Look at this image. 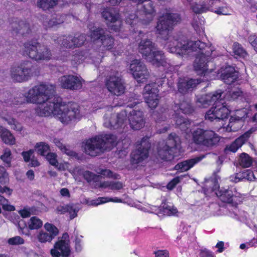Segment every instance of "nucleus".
I'll use <instances>...</instances> for the list:
<instances>
[{"mask_svg":"<svg viewBox=\"0 0 257 257\" xmlns=\"http://www.w3.org/2000/svg\"><path fill=\"white\" fill-rule=\"evenodd\" d=\"M102 16L106 21L107 24L114 23L120 19L118 11L114 8H106L102 12Z\"/></svg>","mask_w":257,"mask_h":257,"instance_id":"5701e85b","label":"nucleus"},{"mask_svg":"<svg viewBox=\"0 0 257 257\" xmlns=\"http://www.w3.org/2000/svg\"><path fill=\"white\" fill-rule=\"evenodd\" d=\"M50 164L55 166L59 170H64L66 168V165L60 162H49Z\"/></svg>","mask_w":257,"mask_h":257,"instance_id":"680f3d73","label":"nucleus"},{"mask_svg":"<svg viewBox=\"0 0 257 257\" xmlns=\"http://www.w3.org/2000/svg\"><path fill=\"white\" fill-rule=\"evenodd\" d=\"M35 148L38 153L43 156H45L50 150L49 146L47 143L42 142L37 143Z\"/></svg>","mask_w":257,"mask_h":257,"instance_id":"ea45409f","label":"nucleus"},{"mask_svg":"<svg viewBox=\"0 0 257 257\" xmlns=\"http://www.w3.org/2000/svg\"><path fill=\"white\" fill-rule=\"evenodd\" d=\"M124 187L123 183L120 181H111L110 189L118 191Z\"/></svg>","mask_w":257,"mask_h":257,"instance_id":"603ef678","label":"nucleus"},{"mask_svg":"<svg viewBox=\"0 0 257 257\" xmlns=\"http://www.w3.org/2000/svg\"><path fill=\"white\" fill-rule=\"evenodd\" d=\"M242 126V121L236 119L235 117H231L229 119L228 124L225 128L227 132H236Z\"/></svg>","mask_w":257,"mask_h":257,"instance_id":"7c9ffc66","label":"nucleus"},{"mask_svg":"<svg viewBox=\"0 0 257 257\" xmlns=\"http://www.w3.org/2000/svg\"><path fill=\"white\" fill-rule=\"evenodd\" d=\"M84 81L81 77L73 75H64L59 78V82L62 88L72 90L80 89Z\"/></svg>","mask_w":257,"mask_h":257,"instance_id":"f8f14e48","label":"nucleus"},{"mask_svg":"<svg viewBox=\"0 0 257 257\" xmlns=\"http://www.w3.org/2000/svg\"><path fill=\"white\" fill-rule=\"evenodd\" d=\"M128 120L131 127L138 130L142 128L145 124L143 113L141 110H133L130 113Z\"/></svg>","mask_w":257,"mask_h":257,"instance_id":"a211bd4d","label":"nucleus"},{"mask_svg":"<svg viewBox=\"0 0 257 257\" xmlns=\"http://www.w3.org/2000/svg\"><path fill=\"white\" fill-rule=\"evenodd\" d=\"M217 196L223 202L232 203L234 198L233 192L230 190H220L216 193Z\"/></svg>","mask_w":257,"mask_h":257,"instance_id":"c85d7f7f","label":"nucleus"},{"mask_svg":"<svg viewBox=\"0 0 257 257\" xmlns=\"http://www.w3.org/2000/svg\"><path fill=\"white\" fill-rule=\"evenodd\" d=\"M8 174L6 172L5 169L0 166V183L5 184L8 181Z\"/></svg>","mask_w":257,"mask_h":257,"instance_id":"3c124183","label":"nucleus"},{"mask_svg":"<svg viewBox=\"0 0 257 257\" xmlns=\"http://www.w3.org/2000/svg\"><path fill=\"white\" fill-rule=\"evenodd\" d=\"M108 201H109V198H108L107 197H100L98 198L96 200H93V203H92V204L94 205H98L99 204L104 203Z\"/></svg>","mask_w":257,"mask_h":257,"instance_id":"0e129e2a","label":"nucleus"},{"mask_svg":"<svg viewBox=\"0 0 257 257\" xmlns=\"http://www.w3.org/2000/svg\"><path fill=\"white\" fill-rule=\"evenodd\" d=\"M39 115L48 116L53 114L63 123H68L80 117V111L76 105H69L62 103L58 99H53V102H48L42 104Z\"/></svg>","mask_w":257,"mask_h":257,"instance_id":"7ed1b4c3","label":"nucleus"},{"mask_svg":"<svg viewBox=\"0 0 257 257\" xmlns=\"http://www.w3.org/2000/svg\"><path fill=\"white\" fill-rule=\"evenodd\" d=\"M89 28L90 31V37L92 40L95 41L98 39L101 40L105 34V31L103 29L99 28L91 27L89 25Z\"/></svg>","mask_w":257,"mask_h":257,"instance_id":"f704fd0d","label":"nucleus"},{"mask_svg":"<svg viewBox=\"0 0 257 257\" xmlns=\"http://www.w3.org/2000/svg\"><path fill=\"white\" fill-rule=\"evenodd\" d=\"M24 51L30 58L36 61L49 60L52 57L51 51L36 41H31L24 45Z\"/></svg>","mask_w":257,"mask_h":257,"instance_id":"0eeeda50","label":"nucleus"},{"mask_svg":"<svg viewBox=\"0 0 257 257\" xmlns=\"http://www.w3.org/2000/svg\"><path fill=\"white\" fill-rule=\"evenodd\" d=\"M130 72L139 83L145 82L150 75L146 66L140 60L137 59L131 62Z\"/></svg>","mask_w":257,"mask_h":257,"instance_id":"9d476101","label":"nucleus"},{"mask_svg":"<svg viewBox=\"0 0 257 257\" xmlns=\"http://www.w3.org/2000/svg\"><path fill=\"white\" fill-rule=\"evenodd\" d=\"M53 142L62 152L65 153L68 156H71L72 158L74 157L78 160L80 159L78 155L63 145L61 140L58 138H54L53 140Z\"/></svg>","mask_w":257,"mask_h":257,"instance_id":"a878e982","label":"nucleus"},{"mask_svg":"<svg viewBox=\"0 0 257 257\" xmlns=\"http://www.w3.org/2000/svg\"><path fill=\"white\" fill-rule=\"evenodd\" d=\"M201 81L198 79L186 80L180 78L178 82V91L182 94H185L194 88Z\"/></svg>","mask_w":257,"mask_h":257,"instance_id":"aec40b11","label":"nucleus"},{"mask_svg":"<svg viewBox=\"0 0 257 257\" xmlns=\"http://www.w3.org/2000/svg\"><path fill=\"white\" fill-rule=\"evenodd\" d=\"M79 210L78 206L74 204L67 205V212L70 215V219H73L77 216V213Z\"/></svg>","mask_w":257,"mask_h":257,"instance_id":"a18cd8bd","label":"nucleus"},{"mask_svg":"<svg viewBox=\"0 0 257 257\" xmlns=\"http://www.w3.org/2000/svg\"><path fill=\"white\" fill-rule=\"evenodd\" d=\"M142 162H121L122 165H119V169H127L128 170L137 169L139 166V163Z\"/></svg>","mask_w":257,"mask_h":257,"instance_id":"49530a36","label":"nucleus"},{"mask_svg":"<svg viewBox=\"0 0 257 257\" xmlns=\"http://www.w3.org/2000/svg\"><path fill=\"white\" fill-rule=\"evenodd\" d=\"M55 91V87L52 84H41L36 85L28 92L26 96L27 100L29 102L39 104L36 111L39 115L40 106L48 102H53L52 98L50 97L54 95Z\"/></svg>","mask_w":257,"mask_h":257,"instance_id":"39448f33","label":"nucleus"},{"mask_svg":"<svg viewBox=\"0 0 257 257\" xmlns=\"http://www.w3.org/2000/svg\"><path fill=\"white\" fill-rule=\"evenodd\" d=\"M102 45L106 50L111 49L113 46V39L109 35H105L101 40Z\"/></svg>","mask_w":257,"mask_h":257,"instance_id":"37998d69","label":"nucleus"},{"mask_svg":"<svg viewBox=\"0 0 257 257\" xmlns=\"http://www.w3.org/2000/svg\"><path fill=\"white\" fill-rule=\"evenodd\" d=\"M42 221L37 217H33L29 222V228L31 229H36L42 226Z\"/></svg>","mask_w":257,"mask_h":257,"instance_id":"de8ad7c7","label":"nucleus"},{"mask_svg":"<svg viewBox=\"0 0 257 257\" xmlns=\"http://www.w3.org/2000/svg\"><path fill=\"white\" fill-rule=\"evenodd\" d=\"M206 130L201 128H197L192 133V139L193 142L198 145L204 146L205 134Z\"/></svg>","mask_w":257,"mask_h":257,"instance_id":"c756f323","label":"nucleus"},{"mask_svg":"<svg viewBox=\"0 0 257 257\" xmlns=\"http://www.w3.org/2000/svg\"><path fill=\"white\" fill-rule=\"evenodd\" d=\"M116 138L110 134L100 135L83 142L84 152L91 156H96L115 145Z\"/></svg>","mask_w":257,"mask_h":257,"instance_id":"20e7f679","label":"nucleus"},{"mask_svg":"<svg viewBox=\"0 0 257 257\" xmlns=\"http://www.w3.org/2000/svg\"><path fill=\"white\" fill-rule=\"evenodd\" d=\"M146 60L153 65L158 67L162 66L165 67H167L168 65H169L167 62L163 52L156 50L153 51Z\"/></svg>","mask_w":257,"mask_h":257,"instance_id":"6ab92c4d","label":"nucleus"},{"mask_svg":"<svg viewBox=\"0 0 257 257\" xmlns=\"http://www.w3.org/2000/svg\"><path fill=\"white\" fill-rule=\"evenodd\" d=\"M197 162H181L176 165L175 169L180 172L186 171L192 168Z\"/></svg>","mask_w":257,"mask_h":257,"instance_id":"a19ab883","label":"nucleus"},{"mask_svg":"<svg viewBox=\"0 0 257 257\" xmlns=\"http://www.w3.org/2000/svg\"><path fill=\"white\" fill-rule=\"evenodd\" d=\"M191 8L193 11L195 13H202L211 10L210 6H208L205 2H202L200 4L195 3L193 4Z\"/></svg>","mask_w":257,"mask_h":257,"instance_id":"c9c22d12","label":"nucleus"},{"mask_svg":"<svg viewBox=\"0 0 257 257\" xmlns=\"http://www.w3.org/2000/svg\"><path fill=\"white\" fill-rule=\"evenodd\" d=\"M83 177L88 182H91L92 181L97 182L99 180L100 177L99 175H97L94 173L89 171H85L83 172Z\"/></svg>","mask_w":257,"mask_h":257,"instance_id":"09e8293b","label":"nucleus"},{"mask_svg":"<svg viewBox=\"0 0 257 257\" xmlns=\"http://www.w3.org/2000/svg\"><path fill=\"white\" fill-rule=\"evenodd\" d=\"M140 145L141 147L138 150L132 152V161H143L148 158V150L151 147L149 138H143Z\"/></svg>","mask_w":257,"mask_h":257,"instance_id":"4468645a","label":"nucleus"},{"mask_svg":"<svg viewBox=\"0 0 257 257\" xmlns=\"http://www.w3.org/2000/svg\"><path fill=\"white\" fill-rule=\"evenodd\" d=\"M181 21L178 14L171 13L166 10L159 17L156 26V33L164 40H167L166 49L169 52L179 55H188L192 52H197V54L194 63V70L199 75L207 76L212 72L208 70L207 63L214 51L211 45L207 46L200 41H188L182 34L170 36V31L174 25Z\"/></svg>","mask_w":257,"mask_h":257,"instance_id":"f257e3e1","label":"nucleus"},{"mask_svg":"<svg viewBox=\"0 0 257 257\" xmlns=\"http://www.w3.org/2000/svg\"><path fill=\"white\" fill-rule=\"evenodd\" d=\"M67 17L70 16L63 14H54L49 21H44L43 24L46 27L51 28L62 24Z\"/></svg>","mask_w":257,"mask_h":257,"instance_id":"b1692460","label":"nucleus"},{"mask_svg":"<svg viewBox=\"0 0 257 257\" xmlns=\"http://www.w3.org/2000/svg\"><path fill=\"white\" fill-rule=\"evenodd\" d=\"M233 52L235 55L239 57L245 58L247 53L242 46L238 43H234L233 45Z\"/></svg>","mask_w":257,"mask_h":257,"instance_id":"79ce46f5","label":"nucleus"},{"mask_svg":"<svg viewBox=\"0 0 257 257\" xmlns=\"http://www.w3.org/2000/svg\"><path fill=\"white\" fill-rule=\"evenodd\" d=\"M246 109L244 108L236 110L234 115L231 117H235L236 119H239L242 121V118H245L247 116Z\"/></svg>","mask_w":257,"mask_h":257,"instance_id":"8fccbe9b","label":"nucleus"},{"mask_svg":"<svg viewBox=\"0 0 257 257\" xmlns=\"http://www.w3.org/2000/svg\"><path fill=\"white\" fill-rule=\"evenodd\" d=\"M19 26L20 27V31H22L21 33L23 34L28 32L29 30V25L28 24L23 21L20 22Z\"/></svg>","mask_w":257,"mask_h":257,"instance_id":"bf43d9fd","label":"nucleus"},{"mask_svg":"<svg viewBox=\"0 0 257 257\" xmlns=\"http://www.w3.org/2000/svg\"><path fill=\"white\" fill-rule=\"evenodd\" d=\"M205 136L204 146L206 147L216 145L220 141L219 136L212 131L206 130Z\"/></svg>","mask_w":257,"mask_h":257,"instance_id":"393cba45","label":"nucleus"},{"mask_svg":"<svg viewBox=\"0 0 257 257\" xmlns=\"http://www.w3.org/2000/svg\"><path fill=\"white\" fill-rule=\"evenodd\" d=\"M220 78L227 84H231L238 78V72L231 66L222 67L219 72Z\"/></svg>","mask_w":257,"mask_h":257,"instance_id":"2eb2a0df","label":"nucleus"},{"mask_svg":"<svg viewBox=\"0 0 257 257\" xmlns=\"http://www.w3.org/2000/svg\"><path fill=\"white\" fill-rule=\"evenodd\" d=\"M125 22L133 28L139 22L140 15L138 16L133 11L126 12L125 13Z\"/></svg>","mask_w":257,"mask_h":257,"instance_id":"473e14b6","label":"nucleus"},{"mask_svg":"<svg viewBox=\"0 0 257 257\" xmlns=\"http://www.w3.org/2000/svg\"><path fill=\"white\" fill-rule=\"evenodd\" d=\"M0 134L1 138L5 143L11 145L15 143V138L9 131L2 130Z\"/></svg>","mask_w":257,"mask_h":257,"instance_id":"e433bc0d","label":"nucleus"},{"mask_svg":"<svg viewBox=\"0 0 257 257\" xmlns=\"http://www.w3.org/2000/svg\"><path fill=\"white\" fill-rule=\"evenodd\" d=\"M159 90L156 83L146 85L143 90V96L149 107L155 108L159 104Z\"/></svg>","mask_w":257,"mask_h":257,"instance_id":"9b49d317","label":"nucleus"},{"mask_svg":"<svg viewBox=\"0 0 257 257\" xmlns=\"http://www.w3.org/2000/svg\"><path fill=\"white\" fill-rule=\"evenodd\" d=\"M180 177H176L172 180L167 185L169 190H172L175 186L180 182Z\"/></svg>","mask_w":257,"mask_h":257,"instance_id":"4d7b16f0","label":"nucleus"},{"mask_svg":"<svg viewBox=\"0 0 257 257\" xmlns=\"http://www.w3.org/2000/svg\"><path fill=\"white\" fill-rule=\"evenodd\" d=\"M31 67V64L27 62L17 68V82L27 81L31 77L32 75Z\"/></svg>","mask_w":257,"mask_h":257,"instance_id":"4be33fe9","label":"nucleus"},{"mask_svg":"<svg viewBox=\"0 0 257 257\" xmlns=\"http://www.w3.org/2000/svg\"><path fill=\"white\" fill-rule=\"evenodd\" d=\"M255 131L256 129L255 128L252 127L250 128L248 131L237 138L230 145L226 146L225 150L233 153L236 152L239 148L247 142L251 135Z\"/></svg>","mask_w":257,"mask_h":257,"instance_id":"f3484780","label":"nucleus"},{"mask_svg":"<svg viewBox=\"0 0 257 257\" xmlns=\"http://www.w3.org/2000/svg\"><path fill=\"white\" fill-rule=\"evenodd\" d=\"M44 227L47 232H41L38 235V239L41 242H50L59 233L58 229L54 225L47 223Z\"/></svg>","mask_w":257,"mask_h":257,"instance_id":"dca6fc26","label":"nucleus"},{"mask_svg":"<svg viewBox=\"0 0 257 257\" xmlns=\"http://www.w3.org/2000/svg\"><path fill=\"white\" fill-rule=\"evenodd\" d=\"M104 117L105 126L110 128H117L121 127L126 120V113L125 111H121L119 113L112 114L110 117L108 114H106Z\"/></svg>","mask_w":257,"mask_h":257,"instance_id":"ddd939ff","label":"nucleus"},{"mask_svg":"<svg viewBox=\"0 0 257 257\" xmlns=\"http://www.w3.org/2000/svg\"><path fill=\"white\" fill-rule=\"evenodd\" d=\"M34 151L33 150H30L27 152L22 153V156L24 158V161H30L31 157L33 156Z\"/></svg>","mask_w":257,"mask_h":257,"instance_id":"052dcab7","label":"nucleus"},{"mask_svg":"<svg viewBox=\"0 0 257 257\" xmlns=\"http://www.w3.org/2000/svg\"><path fill=\"white\" fill-rule=\"evenodd\" d=\"M105 85L112 95L120 96L125 92V87L122 79L117 74L111 75L106 78Z\"/></svg>","mask_w":257,"mask_h":257,"instance_id":"6e6552de","label":"nucleus"},{"mask_svg":"<svg viewBox=\"0 0 257 257\" xmlns=\"http://www.w3.org/2000/svg\"><path fill=\"white\" fill-rule=\"evenodd\" d=\"M175 107H177V109L179 108L183 113L186 114L190 113L193 111L192 107L188 100L183 101L179 104L178 106H176Z\"/></svg>","mask_w":257,"mask_h":257,"instance_id":"58836bf2","label":"nucleus"},{"mask_svg":"<svg viewBox=\"0 0 257 257\" xmlns=\"http://www.w3.org/2000/svg\"><path fill=\"white\" fill-rule=\"evenodd\" d=\"M139 52L143 57L147 59L155 50H156L155 44L150 40L146 39L141 41L139 44Z\"/></svg>","mask_w":257,"mask_h":257,"instance_id":"412c9836","label":"nucleus"},{"mask_svg":"<svg viewBox=\"0 0 257 257\" xmlns=\"http://www.w3.org/2000/svg\"><path fill=\"white\" fill-rule=\"evenodd\" d=\"M32 212V208L25 207L23 209L19 211V214L23 218L29 217Z\"/></svg>","mask_w":257,"mask_h":257,"instance_id":"6e6d98bb","label":"nucleus"},{"mask_svg":"<svg viewBox=\"0 0 257 257\" xmlns=\"http://www.w3.org/2000/svg\"><path fill=\"white\" fill-rule=\"evenodd\" d=\"M161 208L158 214L163 213L164 215L170 216L175 215L178 212L177 208L174 205L166 204L165 202L162 203Z\"/></svg>","mask_w":257,"mask_h":257,"instance_id":"2f4dec72","label":"nucleus"},{"mask_svg":"<svg viewBox=\"0 0 257 257\" xmlns=\"http://www.w3.org/2000/svg\"><path fill=\"white\" fill-rule=\"evenodd\" d=\"M59 0H38L37 7L44 11H49L58 4Z\"/></svg>","mask_w":257,"mask_h":257,"instance_id":"bb28decb","label":"nucleus"},{"mask_svg":"<svg viewBox=\"0 0 257 257\" xmlns=\"http://www.w3.org/2000/svg\"><path fill=\"white\" fill-rule=\"evenodd\" d=\"M61 47L67 48H73L74 43L73 41V36H63L59 37L57 40V42Z\"/></svg>","mask_w":257,"mask_h":257,"instance_id":"72a5a7b5","label":"nucleus"},{"mask_svg":"<svg viewBox=\"0 0 257 257\" xmlns=\"http://www.w3.org/2000/svg\"><path fill=\"white\" fill-rule=\"evenodd\" d=\"M95 171L97 173L102 175L104 177L108 178H112L117 180L120 179V176L119 174L114 173L110 170L98 168L96 169Z\"/></svg>","mask_w":257,"mask_h":257,"instance_id":"4c0bfd02","label":"nucleus"},{"mask_svg":"<svg viewBox=\"0 0 257 257\" xmlns=\"http://www.w3.org/2000/svg\"><path fill=\"white\" fill-rule=\"evenodd\" d=\"M86 41V36L84 34H76L73 36L74 48L79 47L83 45Z\"/></svg>","mask_w":257,"mask_h":257,"instance_id":"c03bdc74","label":"nucleus"},{"mask_svg":"<svg viewBox=\"0 0 257 257\" xmlns=\"http://www.w3.org/2000/svg\"><path fill=\"white\" fill-rule=\"evenodd\" d=\"M174 118L176 125L179 126L182 131L186 133L190 132L189 128L191 126V122L189 120L177 114H175Z\"/></svg>","mask_w":257,"mask_h":257,"instance_id":"cd10ccee","label":"nucleus"},{"mask_svg":"<svg viewBox=\"0 0 257 257\" xmlns=\"http://www.w3.org/2000/svg\"><path fill=\"white\" fill-rule=\"evenodd\" d=\"M222 94V91L218 90L213 93L197 96L196 103L199 107H206L212 103L213 104V106L206 112V120L213 121L227 118L229 110L221 102Z\"/></svg>","mask_w":257,"mask_h":257,"instance_id":"f03ea898","label":"nucleus"},{"mask_svg":"<svg viewBox=\"0 0 257 257\" xmlns=\"http://www.w3.org/2000/svg\"><path fill=\"white\" fill-rule=\"evenodd\" d=\"M11 155V151L8 149H6L5 150L4 154L1 156V159L3 161H6L7 159L10 158Z\"/></svg>","mask_w":257,"mask_h":257,"instance_id":"774afa93","label":"nucleus"},{"mask_svg":"<svg viewBox=\"0 0 257 257\" xmlns=\"http://www.w3.org/2000/svg\"><path fill=\"white\" fill-rule=\"evenodd\" d=\"M155 257H169V252L166 250H159L154 252Z\"/></svg>","mask_w":257,"mask_h":257,"instance_id":"e2e57ef3","label":"nucleus"},{"mask_svg":"<svg viewBox=\"0 0 257 257\" xmlns=\"http://www.w3.org/2000/svg\"><path fill=\"white\" fill-rule=\"evenodd\" d=\"M248 42L257 52V36L254 34L250 35L248 38Z\"/></svg>","mask_w":257,"mask_h":257,"instance_id":"5fc2aeb1","label":"nucleus"},{"mask_svg":"<svg viewBox=\"0 0 257 257\" xmlns=\"http://www.w3.org/2000/svg\"><path fill=\"white\" fill-rule=\"evenodd\" d=\"M242 92L239 88L235 89L229 92V95L230 96V98L232 100L237 99L239 96H241Z\"/></svg>","mask_w":257,"mask_h":257,"instance_id":"864d4df0","label":"nucleus"},{"mask_svg":"<svg viewBox=\"0 0 257 257\" xmlns=\"http://www.w3.org/2000/svg\"><path fill=\"white\" fill-rule=\"evenodd\" d=\"M242 177V179L244 178L248 180H251L252 178H254V175L253 172L251 171L250 170H247L246 172L243 173Z\"/></svg>","mask_w":257,"mask_h":257,"instance_id":"69168bd1","label":"nucleus"},{"mask_svg":"<svg viewBox=\"0 0 257 257\" xmlns=\"http://www.w3.org/2000/svg\"><path fill=\"white\" fill-rule=\"evenodd\" d=\"M181 152L180 139L175 134H171L166 142H160L158 148V159L172 161Z\"/></svg>","mask_w":257,"mask_h":257,"instance_id":"423d86ee","label":"nucleus"},{"mask_svg":"<svg viewBox=\"0 0 257 257\" xmlns=\"http://www.w3.org/2000/svg\"><path fill=\"white\" fill-rule=\"evenodd\" d=\"M53 257H69L71 254L69 236L67 233H64L61 239L55 242L54 248L51 250Z\"/></svg>","mask_w":257,"mask_h":257,"instance_id":"1a4fd4ad","label":"nucleus"},{"mask_svg":"<svg viewBox=\"0 0 257 257\" xmlns=\"http://www.w3.org/2000/svg\"><path fill=\"white\" fill-rule=\"evenodd\" d=\"M252 162H234V165L237 168H246L251 166Z\"/></svg>","mask_w":257,"mask_h":257,"instance_id":"13d9d810","label":"nucleus"},{"mask_svg":"<svg viewBox=\"0 0 257 257\" xmlns=\"http://www.w3.org/2000/svg\"><path fill=\"white\" fill-rule=\"evenodd\" d=\"M47 161H57V155L55 153L49 152L47 153L45 156Z\"/></svg>","mask_w":257,"mask_h":257,"instance_id":"338daca9","label":"nucleus"}]
</instances>
